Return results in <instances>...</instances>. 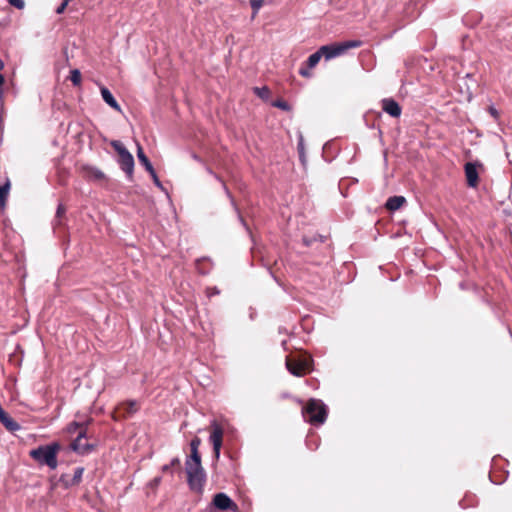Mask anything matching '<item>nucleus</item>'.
<instances>
[{
    "instance_id": "nucleus-1",
    "label": "nucleus",
    "mask_w": 512,
    "mask_h": 512,
    "mask_svg": "<svg viewBox=\"0 0 512 512\" xmlns=\"http://www.w3.org/2000/svg\"><path fill=\"white\" fill-rule=\"evenodd\" d=\"M185 466L190 489L197 493H201L206 481V474L201 465V458H187Z\"/></svg>"
},
{
    "instance_id": "nucleus-2",
    "label": "nucleus",
    "mask_w": 512,
    "mask_h": 512,
    "mask_svg": "<svg viewBox=\"0 0 512 512\" xmlns=\"http://www.w3.org/2000/svg\"><path fill=\"white\" fill-rule=\"evenodd\" d=\"M61 450V445L58 442H53L49 445L39 446L29 452L38 464L46 465L50 469H56L58 465L57 455Z\"/></svg>"
},
{
    "instance_id": "nucleus-3",
    "label": "nucleus",
    "mask_w": 512,
    "mask_h": 512,
    "mask_svg": "<svg viewBox=\"0 0 512 512\" xmlns=\"http://www.w3.org/2000/svg\"><path fill=\"white\" fill-rule=\"evenodd\" d=\"M305 419L313 425H321L327 417V408L321 400L310 399L303 408Z\"/></svg>"
},
{
    "instance_id": "nucleus-4",
    "label": "nucleus",
    "mask_w": 512,
    "mask_h": 512,
    "mask_svg": "<svg viewBox=\"0 0 512 512\" xmlns=\"http://www.w3.org/2000/svg\"><path fill=\"white\" fill-rule=\"evenodd\" d=\"M362 44L359 40H349L345 42L332 43L320 47V52L326 61L343 55L349 49L360 47Z\"/></svg>"
},
{
    "instance_id": "nucleus-5",
    "label": "nucleus",
    "mask_w": 512,
    "mask_h": 512,
    "mask_svg": "<svg viewBox=\"0 0 512 512\" xmlns=\"http://www.w3.org/2000/svg\"><path fill=\"white\" fill-rule=\"evenodd\" d=\"M286 367L291 374L301 377L309 372L310 359L302 355L289 356L286 358Z\"/></svg>"
},
{
    "instance_id": "nucleus-6",
    "label": "nucleus",
    "mask_w": 512,
    "mask_h": 512,
    "mask_svg": "<svg viewBox=\"0 0 512 512\" xmlns=\"http://www.w3.org/2000/svg\"><path fill=\"white\" fill-rule=\"evenodd\" d=\"M112 147L119 155V164L121 169L126 172L129 177H132L134 170V159L131 153L123 146L120 141H112Z\"/></svg>"
},
{
    "instance_id": "nucleus-7",
    "label": "nucleus",
    "mask_w": 512,
    "mask_h": 512,
    "mask_svg": "<svg viewBox=\"0 0 512 512\" xmlns=\"http://www.w3.org/2000/svg\"><path fill=\"white\" fill-rule=\"evenodd\" d=\"M70 448L78 454H89L95 449V445L88 442L87 432L80 430L78 435L70 443Z\"/></svg>"
},
{
    "instance_id": "nucleus-8",
    "label": "nucleus",
    "mask_w": 512,
    "mask_h": 512,
    "mask_svg": "<svg viewBox=\"0 0 512 512\" xmlns=\"http://www.w3.org/2000/svg\"><path fill=\"white\" fill-rule=\"evenodd\" d=\"M224 428L217 421H213L210 426V437L209 440L213 445L215 458L218 459L220 456V450L222 447Z\"/></svg>"
},
{
    "instance_id": "nucleus-9",
    "label": "nucleus",
    "mask_w": 512,
    "mask_h": 512,
    "mask_svg": "<svg viewBox=\"0 0 512 512\" xmlns=\"http://www.w3.org/2000/svg\"><path fill=\"white\" fill-rule=\"evenodd\" d=\"M478 168H482V164L479 162H468L465 164V176L469 187L475 188L478 185Z\"/></svg>"
},
{
    "instance_id": "nucleus-10",
    "label": "nucleus",
    "mask_w": 512,
    "mask_h": 512,
    "mask_svg": "<svg viewBox=\"0 0 512 512\" xmlns=\"http://www.w3.org/2000/svg\"><path fill=\"white\" fill-rule=\"evenodd\" d=\"M212 503L219 510H231L234 512L238 510L236 503H234L225 493H217L213 497Z\"/></svg>"
},
{
    "instance_id": "nucleus-11",
    "label": "nucleus",
    "mask_w": 512,
    "mask_h": 512,
    "mask_svg": "<svg viewBox=\"0 0 512 512\" xmlns=\"http://www.w3.org/2000/svg\"><path fill=\"white\" fill-rule=\"evenodd\" d=\"M91 423H92L91 417H87L82 420H75V421H72L71 423H69L65 427L64 432L70 436H72L73 434L78 435L80 430H84L85 432H87V428Z\"/></svg>"
},
{
    "instance_id": "nucleus-12",
    "label": "nucleus",
    "mask_w": 512,
    "mask_h": 512,
    "mask_svg": "<svg viewBox=\"0 0 512 512\" xmlns=\"http://www.w3.org/2000/svg\"><path fill=\"white\" fill-rule=\"evenodd\" d=\"M139 407H140V405L137 401L129 400V401L120 403L116 408L115 414L122 416V417H127V416H130V415L136 413L139 410Z\"/></svg>"
},
{
    "instance_id": "nucleus-13",
    "label": "nucleus",
    "mask_w": 512,
    "mask_h": 512,
    "mask_svg": "<svg viewBox=\"0 0 512 512\" xmlns=\"http://www.w3.org/2000/svg\"><path fill=\"white\" fill-rule=\"evenodd\" d=\"M83 177L89 181H103L105 180V174L94 166L84 165L81 168Z\"/></svg>"
},
{
    "instance_id": "nucleus-14",
    "label": "nucleus",
    "mask_w": 512,
    "mask_h": 512,
    "mask_svg": "<svg viewBox=\"0 0 512 512\" xmlns=\"http://www.w3.org/2000/svg\"><path fill=\"white\" fill-rule=\"evenodd\" d=\"M382 109L392 117H399L401 114V107L393 99H384Z\"/></svg>"
},
{
    "instance_id": "nucleus-15",
    "label": "nucleus",
    "mask_w": 512,
    "mask_h": 512,
    "mask_svg": "<svg viewBox=\"0 0 512 512\" xmlns=\"http://www.w3.org/2000/svg\"><path fill=\"white\" fill-rule=\"evenodd\" d=\"M100 92L106 104H108L111 108L118 112L121 111V107L119 106V104L117 103V101L115 100V98L113 97L112 93L109 91L108 88L102 86L100 88Z\"/></svg>"
},
{
    "instance_id": "nucleus-16",
    "label": "nucleus",
    "mask_w": 512,
    "mask_h": 512,
    "mask_svg": "<svg viewBox=\"0 0 512 512\" xmlns=\"http://www.w3.org/2000/svg\"><path fill=\"white\" fill-rule=\"evenodd\" d=\"M406 202L403 196L390 197L386 202V208L390 211H396L400 209Z\"/></svg>"
},
{
    "instance_id": "nucleus-17",
    "label": "nucleus",
    "mask_w": 512,
    "mask_h": 512,
    "mask_svg": "<svg viewBox=\"0 0 512 512\" xmlns=\"http://www.w3.org/2000/svg\"><path fill=\"white\" fill-rule=\"evenodd\" d=\"M137 157H138L140 163L145 167V169L148 172L153 171V166H152L151 162L149 161V159L147 158V156L145 155L143 148L141 147V145L139 143L137 144Z\"/></svg>"
},
{
    "instance_id": "nucleus-18",
    "label": "nucleus",
    "mask_w": 512,
    "mask_h": 512,
    "mask_svg": "<svg viewBox=\"0 0 512 512\" xmlns=\"http://www.w3.org/2000/svg\"><path fill=\"white\" fill-rule=\"evenodd\" d=\"M10 192V181L7 180L4 185L0 186V207L3 209L6 206L7 198Z\"/></svg>"
},
{
    "instance_id": "nucleus-19",
    "label": "nucleus",
    "mask_w": 512,
    "mask_h": 512,
    "mask_svg": "<svg viewBox=\"0 0 512 512\" xmlns=\"http://www.w3.org/2000/svg\"><path fill=\"white\" fill-rule=\"evenodd\" d=\"M200 444H201V439L199 437H195L191 440V443H190L191 455L189 456V458H194V459L201 458L199 450H198Z\"/></svg>"
},
{
    "instance_id": "nucleus-20",
    "label": "nucleus",
    "mask_w": 512,
    "mask_h": 512,
    "mask_svg": "<svg viewBox=\"0 0 512 512\" xmlns=\"http://www.w3.org/2000/svg\"><path fill=\"white\" fill-rule=\"evenodd\" d=\"M322 57L323 54L320 52L319 48L315 53L309 56L305 64L308 66V68H314L319 63Z\"/></svg>"
},
{
    "instance_id": "nucleus-21",
    "label": "nucleus",
    "mask_w": 512,
    "mask_h": 512,
    "mask_svg": "<svg viewBox=\"0 0 512 512\" xmlns=\"http://www.w3.org/2000/svg\"><path fill=\"white\" fill-rule=\"evenodd\" d=\"M70 80L75 86H79L81 84L82 76L78 69H74L71 71Z\"/></svg>"
},
{
    "instance_id": "nucleus-22",
    "label": "nucleus",
    "mask_w": 512,
    "mask_h": 512,
    "mask_svg": "<svg viewBox=\"0 0 512 512\" xmlns=\"http://www.w3.org/2000/svg\"><path fill=\"white\" fill-rule=\"evenodd\" d=\"M83 473H84V468H82V467L76 468L74 470V474H73V478L71 480V484L75 485V484L80 483V481L82 479V476H83Z\"/></svg>"
},
{
    "instance_id": "nucleus-23",
    "label": "nucleus",
    "mask_w": 512,
    "mask_h": 512,
    "mask_svg": "<svg viewBox=\"0 0 512 512\" xmlns=\"http://www.w3.org/2000/svg\"><path fill=\"white\" fill-rule=\"evenodd\" d=\"M250 5L253 10V17H255L263 5V0H250Z\"/></svg>"
},
{
    "instance_id": "nucleus-24",
    "label": "nucleus",
    "mask_w": 512,
    "mask_h": 512,
    "mask_svg": "<svg viewBox=\"0 0 512 512\" xmlns=\"http://www.w3.org/2000/svg\"><path fill=\"white\" fill-rule=\"evenodd\" d=\"M311 69L306 64H303L299 69V74L305 78H310L312 76Z\"/></svg>"
},
{
    "instance_id": "nucleus-25",
    "label": "nucleus",
    "mask_w": 512,
    "mask_h": 512,
    "mask_svg": "<svg viewBox=\"0 0 512 512\" xmlns=\"http://www.w3.org/2000/svg\"><path fill=\"white\" fill-rule=\"evenodd\" d=\"M9 4L17 9H23L25 7L24 0H9Z\"/></svg>"
},
{
    "instance_id": "nucleus-26",
    "label": "nucleus",
    "mask_w": 512,
    "mask_h": 512,
    "mask_svg": "<svg viewBox=\"0 0 512 512\" xmlns=\"http://www.w3.org/2000/svg\"><path fill=\"white\" fill-rule=\"evenodd\" d=\"M160 483L161 477H155L148 483V487H150L152 490H155L160 485Z\"/></svg>"
},
{
    "instance_id": "nucleus-27",
    "label": "nucleus",
    "mask_w": 512,
    "mask_h": 512,
    "mask_svg": "<svg viewBox=\"0 0 512 512\" xmlns=\"http://www.w3.org/2000/svg\"><path fill=\"white\" fill-rule=\"evenodd\" d=\"M254 91L257 95H259L260 97H266L268 95V89L266 87H263V88H254Z\"/></svg>"
},
{
    "instance_id": "nucleus-28",
    "label": "nucleus",
    "mask_w": 512,
    "mask_h": 512,
    "mask_svg": "<svg viewBox=\"0 0 512 512\" xmlns=\"http://www.w3.org/2000/svg\"><path fill=\"white\" fill-rule=\"evenodd\" d=\"M179 463H180L179 459H178V458H174V459L171 461V463H170V464H168V465H164V466L162 467V471H163V472H166V471H168V470L170 469V467H171V466L179 465Z\"/></svg>"
},
{
    "instance_id": "nucleus-29",
    "label": "nucleus",
    "mask_w": 512,
    "mask_h": 512,
    "mask_svg": "<svg viewBox=\"0 0 512 512\" xmlns=\"http://www.w3.org/2000/svg\"><path fill=\"white\" fill-rule=\"evenodd\" d=\"M148 173L151 175V177H152L153 182L155 183V185H156V186H158V187H160V188H162V184H161V182H160V180H159V178H158V176H157V174H156L155 170L153 169V171H152V172H148Z\"/></svg>"
},
{
    "instance_id": "nucleus-30",
    "label": "nucleus",
    "mask_w": 512,
    "mask_h": 512,
    "mask_svg": "<svg viewBox=\"0 0 512 512\" xmlns=\"http://www.w3.org/2000/svg\"><path fill=\"white\" fill-rule=\"evenodd\" d=\"M66 212L65 207L62 204L58 205L57 211H56V217L61 218Z\"/></svg>"
},
{
    "instance_id": "nucleus-31",
    "label": "nucleus",
    "mask_w": 512,
    "mask_h": 512,
    "mask_svg": "<svg viewBox=\"0 0 512 512\" xmlns=\"http://www.w3.org/2000/svg\"><path fill=\"white\" fill-rule=\"evenodd\" d=\"M489 113L491 114V116L495 119H498L499 118V112L497 111L496 108H494L493 106H490L489 109H488Z\"/></svg>"
},
{
    "instance_id": "nucleus-32",
    "label": "nucleus",
    "mask_w": 512,
    "mask_h": 512,
    "mask_svg": "<svg viewBox=\"0 0 512 512\" xmlns=\"http://www.w3.org/2000/svg\"><path fill=\"white\" fill-rule=\"evenodd\" d=\"M67 5H68V3L63 0L62 4L57 8L56 13L62 14L65 11Z\"/></svg>"
},
{
    "instance_id": "nucleus-33",
    "label": "nucleus",
    "mask_w": 512,
    "mask_h": 512,
    "mask_svg": "<svg viewBox=\"0 0 512 512\" xmlns=\"http://www.w3.org/2000/svg\"><path fill=\"white\" fill-rule=\"evenodd\" d=\"M274 106L279 107V108H281V109H283V110L288 109V105H287V103H286V102H283V101H277V102H275V103H274Z\"/></svg>"
},
{
    "instance_id": "nucleus-34",
    "label": "nucleus",
    "mask_w": 512,
    "mask_h": 512,
    "mask_svg": "<svg viewBox=\"0 0 512 512\" xmlns=\"http://www.w3.org/2000/svg\"><path fill=\"white\" fill-rule=\"evenodd\" d=\"M4 83V77L0 74V87L3 85Z\"/></svg>"
},
{
    "instance_id": "nucleus-35",
    "label": "nucleus",
    "mask_w": 512,
    "mask_h": 512,
    "mask_svg": "<svg viewBox=\"0 0 512 512\" xmlns=\"http://www.w3.org/2000/svg\"><path fill=\"white\" fill-rule=\"evenodd\" d=\"M298 146H299V149H302V147H303L302 139L300 140V142H299V145H298Z\"/></svg>"
},
{
    "instance_id": "nucleus-36",
    "label": "nucleus",
    "mask_w": 512,
    "mask_h": 512,
    "mask_svg": "<svg viewBox=\"0 0 512 512\" xmlns=\"http://www.w3.org/2000/svg\"><path fill=\"white\" fill-rule=\"evenodd\" d=\"M4 67V64L3 62L0 60V69H2Z\"/></svg>"
}]
</instances>
